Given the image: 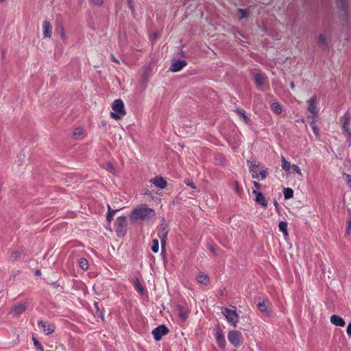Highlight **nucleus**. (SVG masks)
<instances>
[{
    "label": "nucleus",
    "instance_id": "obj_1",
    "mask_svg": "<svg viewBox=\"0 0 351 351\" xmlns=\"http://www.w3.org/2000/svg\"><path fill=\"white\" fill-rule=\"evenodd\" d=\"M156 213L154 209L149 208L146 204L136 206L131 213L132 220H142L149 221L154 218Z\"/></svg>",
    "mask_w": 351,
    "mask_h": 351
},
{
    "label": "nucleus",
    "instance_id": "obj_2",
    "mask_svg": "<svg viewBox=\"0 0 351 351\" xmlns=\"http://www.w3.org/2000/svg\"><path fill=\"white\" fill-rule=\"evenodd\" d=\"M249 166V171L252 174V177L254 179L263 180L267 176V169L261 165L260 163H256L254 160H247Z\"/></svg>",
    "mask_w": 351,
    "mask_h": 351
},
{
    "label": "nucleus",
    "instance_id": "obj_3",
    "mask_svg": "<svg viewBox=\"0 0 351 351\" xmlns=\"http://www.w3.org/2000/svg\"><path fill=\"white\" fill-rule=\"evenodd\" d=\"M112 109L113 112H111L110 115L115 120H120L126 114L125 106L121 99H115L112 104Z\"/></svg>",
    "mask_w": 351,
    "mask_h": 351
},
{
    "label": "nucleus",
    "instance_id": "obj_4",
    "mask_svg": "<svg viewBox=\"0 0 351 351\" xmlns=\"http://www.w3.org/2000/svg\"><path fill=\"white\" fill-rule=\"evenodd\" d=\"M340 121L341 123V128L347 138L348 141L351 143V129L350 127L351 122V114L350 112H346L342 117H341Z\"/></svg>",
    "mask_w": 351,
    "mask_h": 351
},
{
    "label": "nucleus",
    "instance_id": "obj_5",
    "mask_svg": "<svg viewBox=\"0 0 351 351\" xmlns=\"http://www.w3.org/2000/svg\"><path fill=\"white\" fill-rule=\"evenodd\" d=\"M307 110L311 113V116H308V118H311L313 120H315L318 117L319 109L317 106V97L316 95H314L311 97L307 101Z\"/></svg>",
    "mask_w": 351,
    "mask_h": 351
},
{
    "label": "nucleus",
    "instance_id": "obj_6",
    "mask_svg": "<svg viewBox=\"0 0 351 351\" xmlns=\"http://www.w3.org/2000/svg\"><path fill=\"white\" fill-rule=\"evenodd\" d=\"M115 228L118 237H123L127 231V218L125 216H121L117 218L115 221Z\"/></svg>",
    "mask_w": 351,
    "mask_h": 351
},
{
    "label": "nucleus",
    "instance_id": "obj_7",
    "mask_svg": "<svg viewBox=\"0 0 351 351\" xmlns=\"http://www.w3.org/2000/svg\"><path fill=\"white\" fill-rule=\"evenodd\" d=\"M221 313L226 317L228 323L235 328L238 322V315L236 311L231 310L228 308H223Z\"/></svg>",
    "mask_w": 351,
    "mask_h": 351
},
{
    "label": "nucleus",
    "instance_id": "obj_8",
    "mask_svg": "<svg viewBox=\"0 0 351 351\" xmlns=\"http://www.w3.org/2000/svg\"><path fill=\"white\" fill-rule=\"evenodd\" d=\"M228 339L232 345L239 347L243 343V335L238 330H230L228 335Z\"/></svg>",
    "mask_w": 351,
    "mask_h": 351
},
{
    "label": "nucleus",
    "instance_id": "obj_9",
    "mask_svg": "<svg viewBox=\"0 0 351 351\" xmlns=\"http://www.w3.org/2000/svg\"><path fill=\"white\" fill-rule=\"evenodd\" d=\"M168 233H169V230L167 229V228L162 226L158 228L157 235L161 242L162 254H163L165 250L166 241H167Z\"/></svg>",
    "mask_w": 351,
    "mask_h": 351
},
{
    "label": "nucleus",
    "instance_id": "obj_10",
    "mask_svg": "<svg viewBox=\"0 0 351 351\" xmlns=\"http://www.w3.org/2000/svg\"><path fill=\"white\" fill-rule=\"evenodd\" d=\"M169 332V329L165 325H160L152 330V335L156 341H160L164 335Z\"/></svg>",
    "mask_w": 351,
    "mask_h": 351
},
{
    "label": "nucleus",
    "instance_id": "obj_11",
    "mask_svg": "<svg viewBox=\"0 0 351 351\" xmlns=\"http://www.w3.org/2000/svg\"><path fill=\"white\" fill-rule=\"evenodd\" d=\"M38 328L45 332L46 335L53 333L55 330L56 326L53 324L48 322L40 320L38 322Z\"/></svg>",
    "mask_w": 351,
    "mask_h": 351
},
{
    "label": "nucleus",
    "instance_id": "obj_12",
    "mask_svg": "<svg viewBox=\"0 0 351 351\" xmlns=\"http://www.w3.org/2000/svg\"><path fill=\"white\" fill-rule=\"evenodd\" d=\"M187 65L186 60H173L170 67V71L172 72H178Z\"/></svg>",
    "mask_w": 351,
    "mask_h": 351
},
{
    "label": "nucleus",
    "instance_id": "obj_13",
    "mask_svg": "<svg viewBox=\"0 0 351 351\" xmlns=\"http://www.w3.org/2000/svg\"><path fill=\"white\" fill-rule=\"evenodd\" d=\"M215 339L217 343L221 348H225L226 340L222 334V330L219 327L215 329Z\"/></svg>",
    "mask_w": 351,
    "mask_h": 351
},
{
    "label": "nucleus",
    "instance_id": "obj_14",
    "mask_svg": "<svg viewBox=\"0 0 351 351\" xmlns=\"http://www.w3.org/2000/svg\"><path fill=\"white\" fill-rule=\"evenodd\" d=\"M252 193L256 196L255 202L256 203L261 204L264 208L267 206V201L261 192L257 190H253Z\"/></svg>",
    "mask_w": 351,
    "mask_h": 351
},
{
    "label": "nucleus",
    "instance_id": "obj_15",
    "mask_svg": "<svg viewBox=\"0 0 351 351\" xmlns=\"http://www.w3.org/2000/svg\"><path fill=\"white\" fill-rule=\"evenodd\" d=\"M27 309L26 302L17 303L14 304L11 308V313L20 315L24 313Z\"/></svg>",
    "mask_w": 351,
    "mask_h": 351
},
{
    "label": "nucleus",
    "instance_id": "obj_16",
    "mask_svg": "<svg viewBox=\"0 0 351 351\" xmlns=\"http://www.w3.org/2000/svg\"><path fill=\"white\" fill-rule=\"evenodd\" d=\"M149 182L160 189H163L167 186V182L161 176H156L151 179Z\"/></svg>",
    "mask_w": 351,
    "mask_h": 351
},
{
    "label": "nucleus",
    "instance_id": "obj_17",
    "mask_svg": "<svg viewBox=\"0 0 351 351\" xmlns=\"http://www.w3.org/2000/svg\"><path fill=\"white\" fill-rule=\"evenodd\" d=\"M43 32L44 38H51L52 33V26L47 21H45L43 23Z\"/></svg>",
    "mask_w": 351,
    "mask_h": 351
},
{
    "label": "nucleus",
    "instance_id": "obj_18",
    "mask_svg": "<svg viewBox=\"0 0 351 351\" xmlns=\"http://www.w3.org/2000/svg\"><path fill=\"white\" fill-rule=\"evenodd\" d=\"M330 322L337 326L343 327L346 325L344 319L337 315H332L330 317Z\"/></svg>",
    "mask_w": 351,
    "mask_h": 351
},
{
    "label": "nucleus",
    "instance_id": "obj_19",
    "mask_svg": "<svg viewBox=\"0 0 351 351\" xmlns=\"http://www.w3.org/2000/svg\"><path fill=\"white\" fill-rule=\"evenodd\" d=\"M197 280L202 285H208L210 282V278L208 275L204 273H199L197 276Z\"/></svg>",
    "mask_w": 351,
    "mask_h": 351
},
{
    "label": "nucleus",
    "instance_id": "obj_20",
    "mask_svg": "<svg viewBox=\"0 0 351 351\" xmlns=\"http://www.w3.org/2000/svg\"><path fill=\"white\" fill-rule=\"evenodd\" d=\"M265 80V76L261 73H256L254 75V82L256 86H261L264 84Z\"/></svg>",
    "mask_w": 351,
    "mask_h": 351
},
{
    "label": "nucleus",
    "instance_id": "obj_21",
    "mask_svg": "<svg viewBox=\"0 0 351 351\" xmlns=\"http://www.w3.org/2000/svg\"><path fill=\"white\" fill-rule=\"evenodd\" d=\"M235 112L237 113L238 115H239L243 120V122L245 124H250V119L247 117V116L245 114V111L243 109L241 108H237Z\"/></svg>",
    "mask_w": 351,
    "mask_h": 351
},
{
    "label": "nucleus",
    "instance_id": "obj_22",
    "mask_svg": "<svg viewBox=\"0 0 351 351\" xmlns=\"http://www.w3.org/2000/svg\"><path fill=\"white\" fill-rule=\"evenodd\" d=\"M280 160L282 163V169L285 171H289L291 168H292V165L290 164V162H288L282 155L280 157Z\"/></svg>",
    "mask_w": 351,
    "mask_h": 351
},
{
    "label": "nucleus",
    "instance_id": "obj_23",
    "mask_svg": "<svg viewBox=\"0 0 351 351\" xmlns=\"http://www.w3.org/2000/svg\"><path fill=\"white\" fill-rule=\"evenodd\" d=\"M317 43H318L320 47H324L325 49H326L328 47V43L326 42V38L322 34L319 35V36L317 38Z\"/></svg>",
    "mask_w": 351,
    "mask_h": 351
},
{
    "label": "nucleus",
    "instance_id": "obj_24",
    "mask_svg": "<svg viewBox=\"0 0 351 351\" xmlns=\"http://www.w3.org/2000/svg\"><path fill=\"white\" fill-rule=\"evenodd\" d=\"M271 110L276 114H280L282 112V108L278 102H274L271 104Z\"/></svg>",
    "mask_w": 351,
    "mask_h": 351
},
{
    "label": "nucleus",
    "instance_id": "obj_25",
    "mask_svg": "<svg viewBox=\"0 0 351 351\" xmlns=\"http://www.w3.org/2000/svg\"><path fill=\"white\" fill-rule=\"evenodd\" d=\"M287 226L288 223L287 221H280L278 224L280 231H281L285 236L288 235Z\"/></svg>",
    "mask_w": 351,
    "mask_h": 351
},
{
    "label": "nucleus",
    "instance_id": "obj_26",
    "mask_svg": "<svg viewBox=\"0 0 351 351\" xmlns=\"http://www.w3.org/2000/svg\"><path fill=\"white\" fill-rule=\"evenodd\" d=\"M108 212L107 214L106 219L108 222H110L113 219V217H114L115 213L118 210V209L113 210L111 208L110 205H108Z\"/></svg>",
    "mask_w": 351,
    "mask_h": 351
},
{
    "label": "nucleus",
    "instance_id": "obj_27",
    "mask_svg": "<svg viewBox=\"0 0 351 351\" xmlns=\"http://www.w3.org/2000/svg\"><path fill=\"white\" fill-rule=\"evenodd\" d=\"M257 306H258V310L261 312L265 313H267V314L269 313V311L267 309V306L265 304V301L258 302L257 304Z\"/></svg>",
    "mask_w": 351,
    "mask_h": 351
},
{
    "label": "nucleus",
    "instance_id": "obj_28",
    "mask_svg": "<svg viewBox=\"0 0 351 351\" xmlns=\"http://www.w3.org/2000/svg\"><path fill=\"white\" fill-rule=\"evenodd\" d=\"M178 315L182 320H186L187 318V312L183 306H178Z\"/></svg>",
    "mask_w": 351,
    "mask_h": 351
},
{
    "label": "nucleus",
    "instance_id": "obj_29",
    "mask_svg": "<svg viewBox=\"0 0 351 351\" xmlns=\"http://www.w3.org/2000/svg\"><path fill=\"white\" fill-rule=\"evenodd\" d=\"M283 194H284L285 199H288L293 197V191L291 188H285L283 190Z\"/></svg>",
    "mask_w": 351,
    "mask_h": 351
},
{
    "label": "nucleus",
    "instance_id": "obj_30",
    "mask_svg": "<svg viewBox=\"0 0 351 351\" xmlns=\"http://www.w3.org/2000/svg\"><path fill=\"white\" fill-rule=\"evenodd\" d=\"M79 265L80 267L84 270H87L88 269V262L86 258H80L79 260Z\"/></svg>",
    "mask_w": 351,
    "mask_h": 351
},
{
    "label": "nucleus",
    "instance_id": "obj_31",
    "mask_svg": "<svg viewBox=\"0 0 351 351\" xmlns=\"http://www.w3.org/2000/svg\"><path fill=\"white\" fill-rule=\"evenodd\" d=\"M134 287L136 289V291L140 293H143V291H144V289L141 283V282L139 281L138 279H136L134 282Z\"/></svg>",
    "mask_w": 351,
    "mask_h": 351
},
{
    "label": "nucleus",
    "instance_id": "obj_32",
    "mask_svg": "<svg viewBox=\"0 0 351 351\" xmlns=\"http://www.w3.org/2000/svg\"><path fill=\"white\" fill-rule=\"evenodd\" d=\"M152 250L154 253H157L159 250V243L157 239H155L152 241Z\"/></svg>",
    "mask_w": 351,
    "mask_h": 351
},
{
    "label": "nucleus",
    "instance_id": "obj_33",
    "mask_svg": "<svg viewBox=\"0 0 351 351\" xmlns=\"http://www.w3.org/2000/svg\"><path fill=\"white\" fill-rule=\"evenodd\" d=\"M83 134V129L82 128H76L73 132V136L76 138H80Z\"/></svg>",
    "mask_w": 351,
    "mask_h": 351
},
{
    "label": "nucleus",
    "instance_id": "obj_34",
    "mask_svg": "<svg viewBox=\"0 0 351 351\" xmlns=\"http://www.w3.org/2000/svg\"><path fill=\"white\" fill-rule=\"evenodd\" d=\"M317 121V119L315 120L312 119V121L310 123V125L313 131V133L317 136L318 135V128H317L315 125V122Z\"/></svg>",
    "mask_w": 351,
    "mask_h": 351
},
{
    "label": "nucleus",
    "instance_id": "obj_35",
    "mask_svg": "<svg viewBox=\"0 0 351 351\" xmlns=\"http://www.w3.org/2000/svg\"><path fill=\"white\" fill-rule=\"evenodd\" d=\"M20 256H21V252L19 251H14L11 254V255L10 256V259L11 261H16V259H18Z\"/></svg>",
    "mask_w": 351,
    "mask_h": 351
},
{
    "label": "nucleus",
    "instance_id": "obj_36",
    "mask_svg": "<svg viewBox=\"0 0 351 351\" xmlns=\"http://www.w3.org/2000/svg\"><path fill=\"white\" fill-rule=\"evenodd\" d=\"M346 183L348 184L350 189L351 190V175L344 173L343 174Z\"/></svg>",
    "mask_w": 351,
    "mask_h": 351
},
{
    "label": "nucleus",
    "instance_id": "obj_37",
    "mask_svg": "<svg viewBox=\"0 0 351 351\" xmlns=\"http://www.w3.org/2000/svg\"><path fill=\"white\" fill-rule=\"evenodd\" d=\"M292 168L293 169V171L300 177V178H302L303 177V174L302 173V171L300 169V168L296 165H292Z\"/></svg>",
    "mask_w": 351,
    "mask_h": 351
},
{
    "label": "nucleus",
    "instance_id": "obj_38",
    "mask_svg": "<svg viewBox=\"0 0 351 351\" xmlns=\"http://www.w3.org/2000/svg\"><path fill=\"white\" fill-rule=\"evenodd\" d=\"M238 12L241 14V19H244L247 17V12L245 10L239 8L238 9Z\"/></svg>",
    "mask_w": 351,
    "mask_h": 351
},
{
    "label": "nucleus",
    "instance_id": "obj_39",
    "mask_svg": "<svg viewBox=\"0 0 351 351\" xmlns=\"http://www.w3.org/2000/svg\"><path fill=\"white\" fill-rule=\"evenodd\" d=\"M33 341H34V344L35 346H36L38 349H40V350H43V347L40 345V343H39V341L35 339V338H33L32 339Z\"/></svg>",
    "mask_w": 351,
    "mask_h": 351
},
{
    "label": "nucleus",
    "instance_id": "obj_40",
    "mask_svg": "<svg viewBox=\"0 0 351 351\" xmlns=\"http://www.w3.org/2000/svg\"><path fill=\"white\" fill-rule=\"evenodd\" d=\"M60 37L62 38V39H63V40L66 39V32H65L64 28L63 27H60Z\"/></svg>",
    "mask_w": 351,
    "mask_h": 351
},
{
    "label": "nucleus",
    "instance_id": "obj_41",
    "mask_svg": "<svg viewBox=\"0 0 351 351\" xmlns=\"http://www.w3.org/2000/svg\"><path fill=\"white\" fill-rule=\"evenodd\" d=\"M351 232V219H350L348 222V226L346 228V234L350 235Z\"/></svg>",
    "mask_w": 351,
    "mask_h": 351
},
{
    "label": "nucleus",
    "instance_id": "obj_42",
    "mask_svg": "<svg viewBox=\"0 0 351 351\" xmlns=\"http://www.w3.org/2000/svg\"><path fill=\"white\" fill-rule=\"evenodd\" d=\"M186 184L191 186L192 189H195L196 186L192 181L187 180L185 182Z\"/></svg>",
    "mask_w": 351,
    "mask_h": 351
},
{
    "label": "nucleus",
    "instance_id": "obj_43",
    "mask_svg": "<svg viewBox=\"0 0 351 351\" xmlns=\"http://www.w3.org/2000/svg\"><path fill=\"white\" fill-rule=\"evenodd\" d=\"M93 3L97 5H102L104 0H91Z\"/></svg>",
    "mask_w": 351,
    "mask_h": 351
},
{
    "label": "nucleus",
    "instance_id": "obj_44",
    "mask_svg": "<svg viewBox=\"0 0 351 351\" xmlns=\"http://www.w3.org/2000/svg\"><path fill=\"white\" fill-rule=\"evenodd\" d=\"M347 333L349 336H351V322L348 324L347 327Z\"/></svg>",
    "mask_w": 351,
    "mask_h": 351
},
{
    "label": "nucleus",
    "instance_id": "obj_45",
    "mask_svg": "<svg viewBox=\"0 0 351 351\" xmlns=\"http://www.w3.org/2000/svg\"><path fill=\"white\" fill-rule=\"evenodd\" d=\"M111 60L114 62H116L117 64H119V60L114 56V55H111Z\"/></svg>",
    "mask_w": 351,
    "mask_h": 351
},
{
    "label": "nucleus",
    "instance_id": "obj_46",
    "mask_svg": "<svg viewBox=\"0 0 351 351\" xmlns=\"http://www.w3.org/2000/svg\"><path fill=\"white\" fill-rule=\"evenodd\" d=\"M253 186H254V188H256V189H260V187H261V184H260L258 182H256V181H254V182H253Z\"/></svg>",
    "mask_w": 351,
    "mask_h": 351
},
{
    "label": "nucleus",
    "instance_id": "obj_47",
    "mask_svg": "<svg viewBox=\"0 0 351 351\" xmlns=\"http://www.w3.org/2000/svg\"><path fill=\"white\" fill-rule=\"evenodd\" d=\"M128 6L130 9H132V0H128Z\"/></svg>",
    "mask_w": 351,
    "mask_h": 351
},
{
    "label": "nucleus",
    "instance_id": "obj_48",
    "mask_svg": "<svg viewBox=\"0 0 351 351\" xmlns=\"http://www.w3.org/2000/svg\"><path fill=\"white\" fill-rule=\"evenodd\" d=\"M235 188H236V191L238 193H239V186H238V183L237 182H235Z\"/></svg>",
    "mask_w": 351,
    "mask_h": 351
},
{
    "label": "nucleus",
    "instance_id": "obj_49",
    "mask_svg": "<svg viewBox=\"0 0 351 351\" xmlns=\"http://www.w3.org/2000/svg\"><path fill=\"white\" fill-rule=\"evenodd\" d=\"M290 86H291V88L292 89H294V88H295V84H294V83H293V82H291L290 83Z\"/></svg>",
    "mask_w": 351,
    "mask_h": 351
},
{
    "label": "nucleus",
    "instance_id": "obj_50",
    "mask_svg": "<svg viewBox=\"0 0 351 351\" xmlns=\"http://www.w3.org/2000/svg\"><path fill=\"white\" fill-rule=\"evenodd\" d=\"M35 274H36V276H39V275H40L41 272H40V270H36Z\"/></svg>",
    "mask_w": 351,
    "mask_h": 351
},
{
    "label": "nucleus",
    "instance_id": "obj_51",
    "mask_svg": "<svg viewBox=\"0 0 351 351\" xmlns=\"http://www.w3.org/2000/svg\"><path fill=\"white\" fill-rule=\"evenodd\" d=\"M274 204H275L276 208H277L278 206V204L277 203V202H276Z\"/></svg>",
    "mask_w": 351,
    "mask_h": 351
},
{
    "label": "nucleus",
    "instance_id": "obj_52",
    "mask_svg": "<svg viewBox=\"0 0 351 351\" xmlns=\"http://www.w3.org/2000/svg\"><path fill=\"white\" fill-rule=\"evenodd\" d=\"M145 194H147V195H148V194H150V193H148V192H145Z\"/></svg>",
    "mask_w": 351,
    "mask_h": 351
},
{
    "label": "nucleus",
    "instance_id": "obj_53",
    "mask_svg": "<svg viewBox=\"0 0 351 351\" xmlns=\"http://www.w3.org/2000/svg\"><path fill=\"white\" fill-rule=\"evenodd\" d=\"M1 2H3L5 0H0Z\"/></svg>",
    "mask_w": 351,
    "mask_h": 351
}]
</instances>
